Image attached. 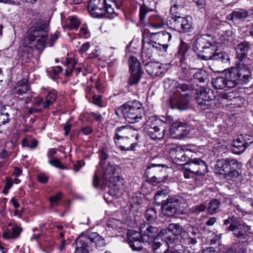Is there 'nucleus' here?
I'll use <instances>...</instances> for the list:
<instances>
[{
	"label": "nucleus",
	"instance_id": "obj_1",
	"mask_svg": "<svg viewBox=\"0 0 253 253\" xmlns=\"http://www.w3.org/2000/svg\"><path fill=\"white\" fill-rule=\"evenodd\" d=\"M113 139L121 150L132 151L138 146L139 135L129 126H122L116 128Z\"/></svg>",
	"mask_w": 253,
	"mask_h": 253
},
{
	"label": "nucleus",
	"instance_id": "obj_2",
	"mask_svg": "<svg viewBox=\"0 0 253 253\" xmlns=\"http://www.w3.org/2000/svg\"><path fill=\"white\" fill-rule=\"evenodd\" d=\"M251 64L252 62L236 61V66L227 70L229 85L236 86L238 84H247L251 78Z\"/></svg>",
	"mask_w": 253,
	"mask_h": 253
},
{
	"label": "nucleus",
	"instance_id": "obj_3",
	"mask_svg": "<svg viewBox=\"0 0 253 253\" xmlns=\"http://www.w3.org/2000/svg\"><path fill=\"white\" fill-rule=\"evenodd\" d=\"M116 7L115 0H90L88 4L90 14L95 18H114L117 15L115 10Z\"/></svg>",
	"mask_w": 253,
	"mask_h": 253
},
{
	"label": "nucleus",
	"instance_id": "obj_4",
	"mask_svg": "<svg viewBox=\"0 0 253 253\" xmlns=\"http://www.w3.org/2000/svg\"><path fill=\"white\" fill-rule=\"evenodd\" d=\"M119 117H123L129 123L139 122L144 114L142 104L137 100L128 101L115 110Z\"/></svg>",
	"mask_w": 253,
	"mask_h": 253
},
{
	"label": "nucleus",
	"instance_id": "obj_5",
	"mask_svg": "<svg viewBox=\"0 0 253 253\" xmlns=\"http://www.w3.org/2000/svg\"><path fill=\"white\" fill-rule=\"evenodd\" d=\"M223 224L226 225L230 224L226 231L232 232L235 237L247 243L253 241V233L250 231L251 226L248 225L243 221L239 220L234 215L225 219Z\"/></svg>",
	"mask_w": 253,
	"mask_h": 253
},
{
	"label": "nucleus",
	"instance_id": "obj_6",
	"mask_svg": "<svg viewBox=\"0 0 253 253\" xmlns=\"http://www.w3.org/2000/svg\"><path fill=\"white\" fill-rule=\"evenodd\" d=\"M47 30V25L43 21L37 23L31 28L27 39L32 47L40 50L44 48Z\"/></svg>",
	"mask_w": 253,
	"mask_h": 253
},
{
	"label": "nucleus",
	"instance_id": "obj_7",
	"mask_svg": "<svg viewBox=\"0 0 253 253\" xmlns=\"http://www.w3.org/2000/svg\"><path fill=\"white\" fill-rule=\"evenodd\" d=\"M90 243H94L96 248L99 250H104L106 243L103 238L96 232L89 235H81L76 240V250L81 251V253H89Z\"/></svg>",
	"mask_w": 253,
	"mask_h": 253
},
{
	"label": "nucleus",
	"instance_id": "obj_8",
	"mask_svg": "<svg viewBox=\"0 0 253 253\" xmlns=\"http://www.w3.org/2000/svg\"><path fill=\"white\" fill-rule=\"evenodd\" d=\"M240 168V164L235 159L226 158L219 160L215 166L217 172L223 174L227 180H233L239 176L237 170Z\"/></svg>",
	"mask_w": 253,
	"mask_h": 253
},
{
	"label": "nucleus",
	"instance_id": "obj_9",
	"mask_svg": "<svg viewBox=\"0 0 253 253\" xmlns=\"http://www.w3.org/2000/svg\"><path fill=\"white\" fill-rule=\"evenodd\" d=\"M217 42L210 35H202L197 38L193 43V50L201 58L202 56H208L213 48H215Z\"/></svg>",
	"mask_w": 253,
	"mask_h": 253
},
{
	"label": "nucleus",
	"instance_id": "obj_10",
	"mask_svg": "<svg viewBox=\"0 0 253 253\" xmlns=\"http://www.w3.org/2000/svg\"><path fill=\"white\" fill-rule=\"evenodd\" d=\"M167 24L171 29L179 33H187L192 28V18L184 14L170 16L168 18Z\"/></svg>",
	"mask_w": 253,
	"mask_h": 253
},
{
	"label": "nucleus",
	"instance_id": "obj_11",
	"mask_svg": "<svg viewBox=\"0 0 253 253\" xmlns=\"http://www.w3.org/2000/svg\"><path fill=\"white\" fill-rule=\"evenodd\" d=\"M165 173L162 165L152 164L147 167L145 174L148 178V182L156 186L165 180Z\"/></svg>",
	"mask_w": 253,
	"mask_h": 253
},
{
	"label": "nucleus",
	"instance_id": "obj_12",
	"mask_svg": "<svg viewBox=\"0 0 253 253\" xmlns=\"http://www.w3.org/2000/svg\"><path fill=\"white\" fill-rule=\"evenodd\" d=\"M184 200L179 196H169L165 202L162 204V212L163 214L171 216L176 213L179 210V205Z\"/></svg>",
	"mask_w": 253,
	"mask_h": 253
},
{
	"label": "nucleus",
	"instance_id": "obj_13",
	"mask_svg": "<svg viewBox=\"0 0 253 253\" xmlns=\"http://www.w3.org/2000/svg\"><path fill=\"white\" fill-rule=\"evenodd\" d=\"M149 123V122H148L144 128L145 133L152 139L155 140L162 139L165 135V129L164 127L160 125V124L164 123L161 120L155 119V122L151 124Z\"/></svg>",
	"mask_w": 253,
	"mask_h": 253
},
{
	"label": "nucleus",
	"instance_id": "obj_14",
	"mask_svg": "<svg viewBox=\"0 0 253 253\" xmlns=\"http://www.w3.org/2000/svg\"><path fill=\"white\" fill-rule=\"evenodd\" d=\"M98 170L101 171L103 179L116 183L119 182L121 179L120 176L116 170L115 166L111 165L109 163L102 162L101 165L98 167Z\"/></svg>",
	"mask_w": 253,
	"mask_h": 253
},
{
	"label": "nucleus",
	"instance_id": "obj_15",
	"mask_svg": "<svg viewBox=\"0 0 253 253\" xmlns=\"http://www.w3.org/2000/svg\"><path fill=\"white\" fill-rule=\"evenodd\" d=\"M128 63L131 74L128 79V83L129 85H132L139 82L143 72L141 68L140 63L136 57L133 56L130 57Z\"/></svg>",
	"mask_w": 253,
	"mask_h": 253
},
{
	"label": "nucleus",
	"instance_id": "obj_16",
	"mask_svg": "<svg viewBox=\"0 0 253 253\" xmlns=\"http://www.w3.org/2000/svg\"><path fill=\"white\" fill-rule=\"evenodd\" d=\"M166 93L170 95H182L180 91L185 92L190 90L191 88L190 86L186 84H178L174 81H169L166 82L164 85ZM183 95H188L186 93Z\"/></svg>",
	"mask_w": 253,
	"mask_h": 253
},
{
	"label": "nucleus",
	"instance_id": "obj_17",
	"mask_svg": "<svg viewBox=\"0 0 253 253\" xmlns=\"http://www.w3.org/2000/svg\"><path fill=\"white\" fill-rule=\"evenodd\" d=\"M185 165L197 175H203L208 171V167L205 161L200 158L190 157Z\"/></svg>",
	"mask_w": 253,
	"mask_h": 253
},
{
	"label": "nucleus",
	"instance_id": "obj_18",
	"mask_svg": "<svg viewBox=\"0 0 253 253\" xmlns=\"http://www.w3.org/2000/svg\"><path fill=\"white\" fill-rule=\"evenodd\" d=\"M140 230L142 232L143 244L150 245L154 242L155 235L158 233V229L149 224H147L146 226L142 224L140 226Z\"/></svg>",
	"mask_w": 253,
	"mask_h": 253
},
{
	"label": "nucleus",
	"instance_id": "obj_19",
	"mask_svg": "<svg viewBox=\"0 0 253 253\" xmlns=\"http://www.w3.org/2000/svg\"><path fill=\"white\" fill-rule=\"evenodd\" d=\"M250 137L247 134L244 136L243 135H240L236 139L234 140L232 142L233 152L237 154L244 152L253 142V141H251Z\"/></svg>",
	"mask_w": 253,
	"mask_h": 253
},
{
	"label": "nucleus",
	"instance_id": "obj_20",
	"mask_svg": "<svg viewBox=\"0 0 253 253\" xmlns=\"http://www.w3.org/2000/svg\"><path fill=\"white\" fill-rule=\"evenodd\" d=\"M192 152L189 149H183L180 147H175L170 149L169 154L176 163L184 162L192 157Z\"/></svg>",
	"mask_w": 253,
	"mask_h": 253
},
{
	"label": "nucleus",
	"instance_id": "obj_21",
	"mask_svg": "<svg viewBox=\"0 0 253 253\" xmlns=\"http://www.w3.org/2000/svg\"><path fill=\"white\" fill-rule=\"evenodd\" d=\"M251 49V46L248 42H242L239 43L236 48L237 61H243L246 63L252 62L251 59L248 57L247 53Z\"/></svg>",
	"mask_w": 253,
	"mask_h": 253
},
{
	"label": "nucleus",
	"instance_id": "obj_22",
	"mask_svg": "<svg viewBox=\"0 0 253 253\" xmlns=\"http://www.w3.org/2000/svg\"><path fill=\"white\" fill-rule=\"evenodd\" d=\"M187 97L188 96H170L168 103L171 109L185 110L188 108L189 105Z\"/></svg>",
	"mask_w": 253,
	"mask_h": 253
},
{
	"label": "nucleus",
	"instance_id": "obj_23",
	"mask_svg": "<svg viewBox=\"0 0 253 253\" xmlns=\"http://www.w3.org/2000/svg\"><path fill=\"white\" fill-rule=\"evenodd\" d=\"M190 131V127L181 122H176L172 124L170 128L171 134L174 137H182L188 134Z\"/></svg>",
	"mask_w": 253,
	"mask_h": 253
},
{
	"label": "nucleus",
	"instance_id": "obj_24",
	"mask_svg": "<svg viewBox=\"0 0 253 253\" xmlns=\"http://www.w3.org/2000/svg\"><path fill=\"white\" fill-rule=\"evenodd\" d=\"M201 59L204 60H213L220 61L223 63H227L229 60V58L226 53L217 49V44L215 48H213L212 51H211L208 56H202Z\"/></svg>",
	"mask_w": 253,
	"mask_h": 253
},
{
	"label": "nucleus",
	"instance_id": "obj_25",
	"mask_svg": "<svg viewBox=\"0 0 253 253\" xmlns=\"http://www.w3.org/2000/svg\"><path fill=\"white\" fill-rule=\"evenodd\" d=\"M186 3V0H171L170 9L171 16L184 15L181 11Z\"/></svg>",
	"mask_w": 253,
	"mask_h": 253
},
{
	"label": "nucleus",
	"instance_id": "obj_26",
	"mask_svg": "<svg viewBox=\"0 0 253 253\" xmlns=\"http://www.w3.org/2000/svg\"><path fill=\"white\" fill-rule=\"evenodd\" d=\"M145 65L147 72L151 76H160L164 72V69L158 62L147 63Z\"/></svg>",
	"mask_w": 253,
	"mask_h": 253
},
{
	"label": "nucleus",
	"instance_id": "obj_27",
	"mask_svg": "<svg viewBox=\"0 0 253 253\" xmlns=\"http://www.w3.org/2000/svg\"><path fill=\"white\" fill-rule=\"evenodd\" d=\"M249 16L248 11L244 9H237L228 15L227 18L234 22L243 21Z\"/></svg>",
	"mask_w": 253,
	"mask_h": 253
},
{
	"label": "nucleus",
	"instance_id": "obj_28",
	"mask_svg": "<svg viewBox=\"0 0 253 253\" xmlns=\"http://www.w3.org/2000/svg\"><path fill=\"white\" fill-rule=\"evenodd\" d=\"M150 38L153 40H156L161 44H168L170 41L172 36L170 33L166 31H162L156 33H150Z\"/></svg>",
	"mask_w": 253,
	"mask_h": 253
},
{
	"label": "nucleus",
	"instance_id": "obj_29",
	"mask_svg": "<svg viewBox=\"0 0 253 253\" xmlns=\"http://www.w3.org/2000/svg\"><path fill=\"white\" fill-rule=\"evenodd\" d=\"M216 96H197L195 100L202 109H208L214 104Z\"/></svg>",
	"mask_w": 253,
	"mask_h": 253
},
{
	"label": "nucleus",
	"instance_id": "obj_30",
	"mask_svg": "<svg viewBox=\"0 0 253 253\" xmlns=\"http://www.w3.org/2000/svg\"><path fill=\"white\" fill-rule=\"evenodd\" d=\"M23 229L15 224L13 225L11 230L6 229L2 234V237L6 240L14 239L19 237Z\"/></svg>",
	"mask_w": 253,
	"mask_h": 253
},
{
	"label": "nucleus",
	"instance_id": "obj_31",
	"mask_svg": "<svg viewBox=\"0 0 253 253\" xmlns=\"http://www.w3.org/2000/svg\"><path fill=\"white\" fill-rule=\"evenodd\" d=\"M227 70L225 71V77H218L213 79L212 81L213 86L215 88L221 89L227 86L229 88H233L235 86H230L228 84L229 80L227 78Z\"/></svg>",
	"mask_w": 253,
	"mask_h": 253
},
{
	"label": "nucleus",
	"instance_id": "obj_32",
	"mask_svg": "<svg viewBox=\"0 0 253 253\" xmlns=\"http://www.w3.org/2000/svg\"><path fill=\"white\" fill-rule=\"evenodd\" d=\"M29 89V85L27 83V80L25 79L22 80L21 82L18 83L16 86L14 88L13 93L22 95L27 93Z\"/></svg>",
	"mask_w": 253,
	"mask_h": 253
},
{
	"label": "nucleus",
	"instance_id": "obj_33",
	"mask_svg": "<svg viewBox=\"0 0 253 253\" xmlns=\"http://www.w3.org/2000/svg\"><path fill=\"white\" fill-rule=\"evenodd\" d=\"M148 43L149 45L151 46L152 49H154L157 52L161 53L167 52L169 47L168 44H161L156 40H153L151 38L150 42Z\"/></svg>",
	"mask_w": 253,
	"mask_h": 253
},
{
	"label": "nucleus",
	"instance_id": "obj_34",
	"mask_svg": "<svg viewBox=\"0 0 253 253\" xmlns=\"http://www.w3.org/2000/svg\"><path fill=\"white\" fill-rule=\"evenodd\" d=\"M127 240L128 243L138 241H142V232H138L134 230H128L127 232Z\"/></svg>",
	"mask_w": 253,
	"mask_h": 253
},
{
	"label": "nucleus",
	"instance_id": "obj_35",
	"mask_svg": "<svg viewBox=\"0 0 253 253\" xmlns=\"http://www.w3.org/2000/svg\"><path fill=\"white\" fill-rule=\"evenodd\" d=\"M220 202L217 199H213L209 203L208 212L210 214H213L218 212L220 210Z\"/></svg>",
	"mask_w": 253,
	"mask_h": 253
},
{
	"label": "nucleus",
	"instance_id": "obj_36",
	"mask_svg": "<svg viewBox=\"0 0 253 253\" xmlns=\"http://www.w3.org/2000/svg\"><path fill=\"white\" fill-rule=\"evenodd\" d=\"M113 183V185L110 188L108 194L112 197L116 199L120 197L122 195L124 190L121 188L119 184Z\"/></svg>",
	"mask_w": 253,
	"mask_h": 253
},
{
	"label": "nucleus",
	"instance_id": "obj_37",
	"mask_svg": "<svg viewBox=\"0 0 253 253\" xmlns=\"http://www.w3.org/2000/svg\"><path fill=\"white\" fill-rule=\"evenodd\" d=\"M81 22L80 20L75 16H70L69 17V22L63 25L64 29H69L73 30L74 29L78 28Z\"/></svg>",
	"mask_w": 253,
	"mask_h": 253
},
{
	"label": "nucleus",
	"instance_id": "obj_38",
	"mask_svg": "<svg viewBox=\"0 0 253 253\" xmlns=\"http://www.w3.org/2000/svg\"><path fill=\"white\" fill-rule=\"evenodd\" d=\"M169 193V190L167 187H165L161 188L156 192L155 195V200L156 201H158L159 203L161 201L162 204L166 201L164 200V199L168 195Z\"/></svg>",
	"mask_w": 253,
	"mask_h": 253
},
{
	"label": "nucleus",
	"instance_id": "obj_39",
	"mask_svg": "<svg viewBox=\"0 0 253 253\" xmlns=\"http://www.w3.org/2000/svg\"><path fill=\"white\" fill-rule=\"evenodd\" d=\"M192 70L189 67H182L177 73L179 78L182 80H188L193 73Z\"/></svg>",
	"mask_w": 253,
	"mask_h": 253
},
{
	"label": "nucleus",
	"instance_id": "obj_40",
	"mask_svg": "<svg viewBox=\"0 0 253 253\" xmlns=\"http://www.w3.org/2000/svg\"><path fill=\"white\" fill-rule=\"evenodd\" d=\"M169 233H171L173 236L180 235L182 231L183 228L179 223H170L168 227Z\"/></svg>",
	"mask_w": 253,
	"mask_h": 253
},
{
	"label": "nucleus",
	"instance_id": "obj_41",
	"mask_svg": "<svg viewBox=\"0 0 253 253\" xmlns=\"http://www.w3.org/2000/svg\"><path fill=\"white\" fill-rule=\"evenodd\" d=\"M9 121V115L3 105L0 104V126L8 123Z\"/></svg>",
	"mask_w": 253,
	"mask_h": 253
},
{
	"label": "nucleus",
	"instance_id": "obj_42",
	"mask_svg": "<svg viewBox=\"0 0 253 253\" xmlns=\"http://www.w3.org/2000/svg\"><path fill=\"white\" fill-rule=\"evenodd\" d=\"M153 55V50L151 46L147 43L146 45L143 44L142 47L141 56L143 60H148L150 59Z\"/></svg>",
	"mask_w": 253,
	"mask_h": 253
},
{
	"label": "nucleus",
	"instance_id": "obj_43",
	"mask_svg": "<svg viewBox=\"0 0 253 253\" xmlns=\"http://www.w3.org/2000/svg\"><path fill=\"white\" fill-rule=\"evenodd\" d=\"M145 217L149 223L154 222L157 218V213L154 208H150L146 210Z\"/></svg>",
	"mask_w": 253,
	"mask_h": 253
},
{
	"label": "nucleus",
	"instance_id": "obj_44",
	"mask_svg": "<svg viewBox=\"0 0 253 253\" xmlns=\"http://www.w3.org/2000/svg\"><path fill=\"white\" fill-rule=\"evenodd\" d=\"M123 224L122 221L116 218L110 219L107 224L108 228H111L114 230H118L123 227Z\"/></svg>",
	"mask_w": 253,
	"mask_h": 253
},
{
	"label": "nucleus",
	"instance_id": "obj_45",
	"mask_svg": "<svg viewBox=\"0 0 253 253\" xmlns=\"http://www.w3.org/2000/svg\"><path fill=\"white\" fill-rule=\"evenodd\" d=\"M207 78L206 73L202 70H198L193 74L192 78L190 80H194L196 82L203 83Z\"/></svg>",
	"mask_w": 253,
	"mask_h": 253
},
{
	"label": "nucleus",
	"instance_id": "obj_46",
	"mask_svg": "<svg viewBox=\"0 0 253 253\" xmlns=\"http://www.w3.org/2000/svg\"><path fill=\"white\" fill-rule=\"evenodd\" d=\"M164 25V21L160 17H155L154 19L151 20L148 24V26L150 28L154 29H159L163 27Z\"/></svg>",
	"mask_w": 253,
	"mask_h": 253
},
{
	"label": "nucleus",
	"instance_id": "obj_47",
	"mask_svg": "<svg viewBox=\"0 0 253 253\" xmlns=\"http://www.w3.org/2000/svg\"><path fill=\"white\" fill-rule=\"evenodd\" d=\"M151 9L145 4H141L139 8V21L141 24L145 22L146 15Z\"/></svg>",
	"mask_w": 253,
	"mask_h": 253
},
{
	"label": "nucleus",
	"instance_id": "obj_48",
	"mask_svg": "<svg viewBox=\"0 0 253 253\" xmlns=\"http://www.w3.org/2000/svg\"><path fill=\"white\" fill-rule=\"evenodd\" d=\"M75 64L76 63L74 61L73 63L70 62L68 63V67L66 70V76H70L73 72H75L76 74H78L81 71V69L80 68H76L75 67Z\"/></svg>",
	"mask_w": 253,
	"mask_h": 253
},
{
	"label": "nucleus",
	"instance_id": "obj_49",
	"mask_svg": "<svg viewBox=\"0 0 253 253\" xmlns=\"http://www.w3.org/2000/svg\"><path fill=\"white\" fill-rule=\"evenodd\" d=\"M86 97L90 102H92L99 107H102V100L101 96H86Z\"/></svg>",
	"mask_w": 253,
	"mask_h": 253
},
{
	"label": "nucleus",
	"instance_id": "obj_50",
	"mask_svg": "<svg viewBox=\"0 0 253 253\" xmlns=\"http://www.w3.org/2000/svg\"><path fill=\"white\" fill-rule=\"evenodd\" d=\"M194 90L196 91L195 92L193 93L194 95H207L211 93H212V90H211L209 88L204 87L202 86H197V88H196Z\"/></svg>",
	"mask_w": 253,
	"mask_h": 253
},
{
	"label": "nucleus",
	"instance_id": "obj_51",
	"mask_svg": "<svg viewBox=\"0 0 253 253\" xmlns=\"http://www.w3.org/2000/svg\"><path fill=\"white\" fill-rule=\"evenodd\" d=\"M142 243V241L128 243L131 249L135 252H140L143 250Z\"/></svg>",
	"mask_w": 253,
	"mask_h": 253
},
{
	"label": "nucleus",
	"instance_id": "obj_52",
	"mask_svg": "<svg viewBox=\"0 0 253 253\" xmlns=\"http://www.w3.org/2000/svg\"><path fill=\"white\" fill-rule=\"evenodd\" d=\"M190 47L187 43L181 41L179 46L178 52L182 56H184L189 50Z\"/></svg>",
	"mask_w": 253,
	"mask_h": 253
},
{
	"label": "nucleus",
	"instance_id": "obj_53",
	"mask_svg": "<svg viewBox=\"0 0 253 253\" xmlns=\"http://www.w3.org/2000/svg\"><path fill=\"white\" fill-rule=\"evenodd\" d=\"M207 208V206L204 204H201L199 205H196L191 208L190 211L193 213L198 214L201 212L204 211Z\"/></svg>",
	"mask_w": 253,
	"mask_h": 253
},
{
	"label": "nucleus",
	"instance_id": "obj_54",
	"mask_svg": "<svg viewBox=\"0 0 253 253\" xmlns=\"http://www.w3.org/2000/svg\"><path fill=\"white\" fill-rule=\"evenodd\" d=\"M63 194L62 192H59L57 193L55 196L51 197L50 198V203L52 207L56 206L58 205V202L61 200Z\"/></svg>",
	"mask_w": 253,
	"mask_h": 253
},
{
	"label": "nucleus",
	"instance_id": "obj_55",
	"mask_svg": "<svg viewBox=\"0 0 253 253\" xmlns=\"http://www.w3.org/2000/svg\"><path fill=\"white\" fill-rule=\"evenodd\" d=\"M152 243V248L155 253H163L164 251H162L161 248L164 246L167 248V244L163 245L159 242H153Z\"/></svg>",
	"mask_w": 253,
	"mask_h": 253
},
{
	"label": "nucleus",
	"instance_id": "obj_56",
	"mask_svg": "<svg viewBox=\"0 0 253 253\" xmlns=\"http://www.w3.org/2000/svg\"><path fill=\"white\" fill-rule=\"evenodd\" d=\"M184 171L183 172L184 177L185 178H190L192 177H194L195 176L197 175L196 173H195L193 171H192L191 169H189L186 165H184Z\"/></svg>",
	"mask_w": 253,
	"mask_h": 253
},
{
	"label": "nucleus",
	"instance_id": "obj_57",
	"mask_svg": "<svg viewBox=\"0 0 253 253\" xmlns=\"http://www.w3.org/2000/svg\"><path fill=\"white\" fill-rule=\"evenodd\" d=\"M49 163L52 166L60 169H67L58 159H53L49 161Z\"/></svg>",
	"mask_w": 253,
	"mask_h": 253
},
{
	"label": "nucleus",
	"instance_id": "obj_58",
	"mask_svg": "<svg viewBox=\"0 0 253 253\" xmlns=\"http://www.w3.org/2000/svg\"><path fill=\"white\" fill-rule=\"evenodd\" d=\"M142 199L139 196H134L130 198V203L132 207H138L142 204Z\"/></svg>",
	"mask_w": 253,
	"mask_h": 253
},
{
	"label": "nucleus",
	"instance_id": "obj_59",
	"mask_svg": "<svg viewBox=\"0 0 253 253\" xmlns=\"http://www.w3.org/2000/svg\"><path fill=\"white\" fill-rule=\"evenodd\" d=\"M231 31H226L224 32L220 36V41L221 42H224L226 41L230 40V37L232 35Z\"/></svg>",
	"mask_w": 253,
	"mask_h": 253
},
{
	"label": "nucleus",
	"instance_id": "obj_60",
	"mask_svg": "<svg viewBox=\"0 0 253 253\" xmlns=\"http://www.w3.org/2000/svg\"><path fill=\"white\" fill-rule=\"evenodd\" d=\"M55 97L52 98L51 96H46L45 101L43 103V106L45 108H47L55 101Z\"/></svg>",
	"mask_w": 253,
	"mask_h": 253
},
{
	"label": "nucleus",
	"instance_id": "obj_61",
	"mask_svg": "<svg viewBox=\"0 0 253 253\" xmlns=\"http://www.w3.org/2000/svg\"><path fill=\"white\" fill-rule=\"evenodd\" d=\"M38 178L39 181L42 183H46L48 180V177L44 173H40L38 175Z\"/></svg>",
	"mask_w": 253,
	"mask_h": 253
},
{
	"label": "nucleus",
	"instance_id": "obj_62",
	"mask_svg": "<svg viewBox=\"0 0 253 253\" xmlns=\"http://www.w3.org/2000/svg\"><path fill=\"white\" fill-rule=\"evenodd\" d=\"M93 131V129L92 127L90 126H86L82 127L81 130L80 132H82L84 135H89L91 134Z\"/></svg>",
	"mask_w": 253,
	"mask_h": 253
},
{
	"label": "nucleus",
	"instance_id": "obj_63",
	"mask_svg": "<svg viewBox=\"0 0 253 253\" xmlns=\"http://www.w3.org/2000/svg\"><path fill=\"white\" fill-rule=\"evenodd\" d=\"M60 36V33L59 32H56L51 35L50 42L48 43L49 44L50 46H52L54 43L57 40L58 37Z\"/></svg>",
	"mask_w": 253,
	"mask_h": 253
},
{
	"label": "nucleus",
	"instance_id": "obj_64",
	"mask_svg": "<svg viewBox=\"0 0 253 253\" xmlns=\"http://www.w3.org/2000/svg\"><path fill=\"white\" fill-rule=\"evenodd\" d=\"M89 47L90 44L89 42H86L85 43H84L81 45V47L80 48L79 52L81 54L85 53L89 49Z\"/></svg>",
	"mask_w": 253,
	"mask_h": 253
}]
</instances>
